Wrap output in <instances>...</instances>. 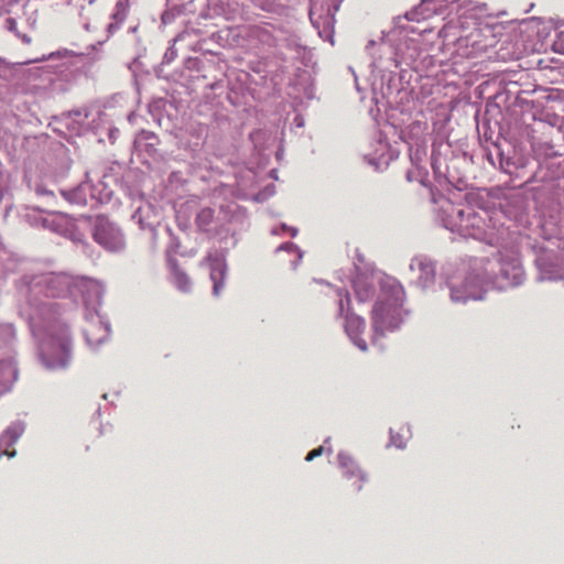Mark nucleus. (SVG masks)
<instances>
[{
    "label": "nucleus",
    "instance_id": "6",
    "mask_svg": "<svg viewBox=\"0 0 564 564\" xmlns=\"http://www.w3.org/2000/svg\"><path fill=\"white\" fill-rule=\"evenodd\" d=\"M484 293V280L475 275L466 278L465 282L460 288L456 285L451 286V297L454 302L481 300Z\"/></svg>",
    "mask_w": 564,
    "mask_h": 564
},
{
    "label": "nucleus",
    "instance_id": "16",
    "mask_svg": "<svg viewBox=\"0 0 564 564\" xmlns=\"http://www.w3.org/2000/svg\"><path fill=\"white\" fill-rule=\"evenodd\" d=\"M346 477L351 481V486L356 491H360L362 489V484L367 480L366 475L359 468L347 470Z\"/></svg>",
    "mask_w": 564,
    "mask_h": 564
},
{
    "label": "nucleus",
    "instance_id": "2",
    "mask_svg": "<svg viewBox=\"0 0 564 564\" xmlns=\"http://www.w3.org/2000/svg\"><path fill=\"white\" fill-rule=\"evenodd\" d=\"M451 230L464 237L480 239L485 232L486 221L471 206H453L449 215Z\"/></svg>",
    "mask_w": 564,
    "mask_h": 564
},
{
    "label": "nucleus",
    "instance_id": "9",
    "mask_svg": "<svg viewBox=\"0 0 564 564\" xmlns=\"http://www.w3.org/2000/svg\"><path fill=\"white\" fill-rule=\"evenodd\" d=\"M22 433L23 427L18 424L9 426L2 433V435L0 436V456L7 455L9 457H13L15 455V451H10V448L17 443Z\"/></svg>",
    "mask_w": 564,
    "mask_h": 564
},
{
    "label": "nucleus",
    "instance_id": "19",
    "mask_svg": "<svg viewBox=\"0 0 564 564\" xmlns=\"http://www.w3.org/2000/svg\"><path fill=\"white\" fill-rule=\"evenodd\" d=\"M429 17H430V14H425L423 12L422 4L416 8H413L411 11L406 12V14H405V18L409 21H416V22L424 20Z\"/></svg>",
    "mask_w": 564,
    "mask_h": 564
},
{
    "label": "nucleus",
    "instance_id": "12",
    "mask_svg": "<svg viewBox=\"0 0 564 564\" xmlns=\"http://www.w3.org/2000/svg\"><path fill=\"white\" fill-rule=\"evenodd\" d=\"M18 371L10 360L0 361V387L6 390L17 380Z\"/></svg>",
    "mask_w": 564,
    "mask_h": 564
},
{
    "label": "nucleus",
    "instance_id": "10",
    "mask_svg": "<svg viewBox=\"0 0 564 564\" xmlns=\"http://www.w3.org/2000/svg\"><path fill=\"white\" fill-rule=\"evenodd\" d=\"M500 274L506 284L517 285L521 283L523 270L517 259L500 262Z\"/></svg>",
    "mask_w": 564,
    "mask_h": 564
},
{
    "label": "nucleus",
    "instance_id": "5",
    "mask_svg": "<svg viewBox=\"0 0 564 564\" xmlns=\"http://www.w3.org/2000/svg\"><path fill=\"white\" fill-rule=\"evenodd\" d=\"M398 308L394 304L377 302L372 311V327L376 334L383 335L398 325Z\"/></svg>",
    "mask_w": 564,
    "mask_h": 564
},
{
    "label": "nucleus",
    "instance_id": "3",
    "mask_svg": "<svg viewBox=\"0 0 564 564\" xmlns=\"http://www.w3.org/2000/svg\"><path fill=\"white\" fill-rule=\"evenodd\" d=\"M344 0H311L310 20L319 33L332 34L336 24V12Z\"/></svg>",
    "mask_w": 564,
    "mask_h": 564
},
{
    "label": "nucleus",
    "instance_id": "22",
    "mask_svg": "<svg viewBox=\"0 0 564 564\" xmlns=\"http://www.w3.org/2000/svg\"><path fill=\"white\" fill-rule=\"evenodd\" d=\"M283 250H284V252H288V253H294L296 256L297 260H301V258H302V253L300 252L297 247L293 243H284Z\"/></svg>",
    "mask_w": 564,
    "mask_h": 564
},
{
    "label": "nucleus",
    "instance_id": "24",
    "mask_svg": "<svg viewBox=\"0 0 564 564\" xmlns=\"http://www.w3.org/2000/svg\"><path fill=\"white\" fill-rule=\"evenodd\" d=\"M284 232L290 231L292 236H295V229L288 228L285 225L283 226Z\"/></svg>",
    "mask_w": 564,
    "mask_h": 564
},
{
    "label": "nucleus",
    "instance_id": "15",
    "mask_svg": "<svg viewBox=\"0 0 564 564\" xmlns=\"http://www.w3.org/2000/svg\"><path fill=\"white\" fill-rule=\"evenodd\" d=\"M214 220V210L209 207H205L199 210L196 216L195 223L198 228L203 231H207Z\"/></svg>",
    "mask_w": 564,
    "mask_h": 564
},
{
    "label": "nucleus",
    "instance_id": "1",
    "mask_svg": "<svg viewBox=\"0 0 564 564\" xmlns=\"http://www.w3.org/2000/svg\"><path fill=\"white\" fill-rule=\"evenodd\" d=\"M41 360L50 370L63 369L70 360V338L68 330L62 328L57 334L46 337L41 344Z\"/></svg>",
    "mask_w": 564,
    "mask_h": 564
},
{
    "label": "nucleus",
    "instance_id": "11",
    "mask_svg": "<svg viewBox=\"0 0 564 564\" xmlns=\"http://www.w3.org/2000/svg\"><path fill=\"white\" fill-rule=\"evenodd\" d=\"M85 338L89 346L94 347L102 341H105L108 337V329L105 327L100 322L98 323H90L85 329H84Z\"/></svg>",
    "mask_w": 564,
    "mask_h": 564
},
{
    "label": "nucleus",
    "instance_id": "20",
    "mask_svg": "<svg viewBox=\"0 0 564 564\" xmlns=\"http://www.w3.org/2000/svg\"><path fill=\"white\" fill-rule=\"evenodd\" d=\"M127 17V8L123 3L119 2L116 6V11L113 12V19L117 23H122Z\"/></svg>",
    "mask_w": 564,
    "mask_h": 564
},
{
    "label": "nucleus",
    "instance_id": "18",
    "mask_svg": "<svg viewBox=\"0 0 564 564\" xmlns=\"http://www.w3.org/2000/svg\"><path fill=\"white\" fill-rule=\"evenodd\" d=\"M4 26L7 30H9L10 32H13L19 39H21L23 43H25V44L31 43L32 40L30 36H28L26 34L19 33L18 28H17V21L13 18L6 19Z\"/></svg>",
    "mask_w": 564,
    "mask_h": 564
},
{
    "label": "nucleus",
    "instance_id": "13",
    "mask_svg": "<svg viewBox=\"0 0 564 564\" xmlns=\"http://www.w3.org/2000/svg\"><path fill=\"white\" fill-rule=\"evenodd\" d=\"M354 290L359 302H367L375 295L373 285L365 278L355 280Z\"/></svg>",
    "mask_w": 564,
    "mask_h": 564
},
{
    "label": "nucleus",
    "instance_id": "4",
    "mask_svg": "<svg viewBox=\"0 0 564 564\" xmlns=\"http://www.w3.org/2000/svg\"><path fill=\"white\" fill-rule=\"evenodd\" d=\"M93 236L97 243L109 251H119L124 248L121 230L105 217L97 218Z\"/></svg>",
    "mask_w": 564,
    "mask_h": 564
},
{
    "label": "nucleus",
    "instance_id": "7",
    "mask_svg": "<svg viewBox=\"0 0 564 564\" xmlns=\"http://www.w3.org/2000/svg\"><path fill=\"white\" fill-rule=\"evenodd\" d=\"M410 269L416 274V283L421 288H426L434 282L435 267L432 261L426 258H414L411 261Z\"/></svg>",
    "mask_w": 564,
    "mask_h": 564
},
{
    "label": "nucleus",
    "instance_id": "14",
    "mask_svg": "<svg viewBox=\"0 0 564 564\" xmlns=\"http://www.w3.org/2000/svg\"><path fill=\"white\" fill-rule=\"evenodd\" d=\"M172 281L174 285L182 292H188L191 289V280L186 273L181 271L176 263L172 267Z\"/></svg>",
    "mask_w": 564,
    "mask_h": 564
},
{
    "label": "nucleus",
    "instance_id": "8",
    "mask_svg": "<svg viewBox=\"0 0 564 564\" xmlns=\"http://www.w3.org/2000/svg\"><path fill=\"white\" fill-rule=\"evenodd\" d=\"M345 329L350 339L361 350H367V343L361 338V334L366 329V322L360 316L351 313L346 315Z\"/></svg>",
    "mask_w": 564,
    "mask_h": 564
},
{
    "label": "nucleus",
    "instance_id": "17",
    "mask_svg": "<svg viewBox=\"0 0 564 564\" xmlns=\"http://www.w3.org/2000/svg\"><path fill=\"white\" fill-rule=\"evenodd\" d=\"M225 278V267L220 263L212 268L210 279L214 281V293L218 294L223 288V280Z\"/></svg>",
    "mask_w": 564,
    "mask_h": 564
},
{
    "label": "nucleus",
    "instance_id": "23",
    "mask_svg": "<svg viewBox=\"0 0 564 564\" xmlns=\"http://www.w3.org/2000/svg\"><path fill=\"white\" fill-rule=\"evenodd\" d=\"M324 451H325V447H324V446H318L317 448H314L313 451H311V452L306 455L305 459H306L307 462H312L314 458H316V457L321 456V455L324 453Z\"/></svg>",
    "mask_w": 564,
    "mask_h": 564
},
{
    "label": "nucleus",
    "instance_id": "25",
    "mask_svg": "<svg viewBox=\"0 0 564 564\" xmlns=\"http://www.w3.org/2000/svg\"><path fill=\"white\" fill-rule=\"evenodd\" d=\"M391 288H392L393 290H399V285H397L394 281H393V284L391 285Z\"/></svg>",
    "mask_w": 564,
    "mask_h": 564
},
{
    "label": "nucleus",
    "instance_id": "21",
    "mask_svg": "<svg viewBox=\"0 0 564 564\" xmlns=\"http://www.w3.org/2000/svg\"><path fill=\"white\" fill-rule=\"evenodd\" d=\"M338 295H339V314L341 315L345 311V302L347 303V305L350 304V296L347 292L345 294H343L341 291H338Z\"/></svg>",
    "mask_w": 564,
    "mask_h": 564
}]
</instances>
